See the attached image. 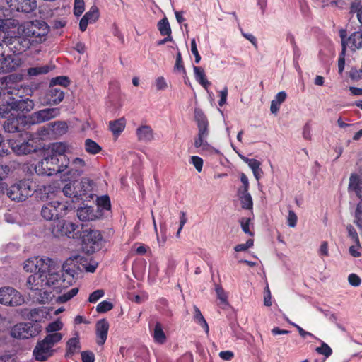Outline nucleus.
Listing matches in <instances>:
<instances>
[{
	"mask_svg": "<svg viewBox=\"0 0 362 362\" xmlns=\"http://www.w3.org/2000/svg\"><path fill=\"white\" fill-rule=\"evenodd\" d=\"M110 200L108 196L99 197L97 199V210H109L110 209Z\"/></svg>",
	"mask_w": 362,
	"mask_h": 362,
	"instance_id": "48",
	"label": "nucleus"
},
{
	"mask_svg": "<svg viewBox=\"0 0 362 362\" xmlns=\"http://www.w3.org/2000/svg\"><path fill=\"white\" fill-rule=\"evenodd\" d=\"M77 228L78 225L76 223L64 219L57 218L52 221L50 227V231L52 234L57 238L67 236L69 238H74L77 235V233H76Z\"/></svg>",
	"mask_w": 362,
	"mask_h": 362,
	"instance_id": "8",
	"label": "nucleus"
},
{
	"mask_svg": "<svg viewBox=\"0 0 362 362\" xmlns=\"http://www.w3.org/2000/svg\"><path fill=\"white\" fill-rule=\"evenodd\" d=\"M49 27L43 21H32L25 22L17 28L14 35L8 34L3 42L15 54H21L31 46L41 44L47 39Z\"/></svg>",
	"mask_w": 362,
	"mask_h": 362,
	"instance_id": "2",
	"label": "nucleus"
},
{
	"mask_svg": "<svg viewBox=\"0 0 362 362\" xmlns=\"http://www.w3.org/2000/svg\"><path fill=\"white\" fill-rule=\"evenodd\" d=\"M76 187L80 199H83V197H92L94 187L93 180L87 177H83L77 183Z\"/></svg>",
	"mask_w": 362,
	"mask_h": 362,
	"instance_id": "20",
	"label": "nucleus"
},
{
	"mask_svg": "<svg viewBox=\"0 0 362 362\" xmlns=\"http://www.w3.org/2000/svg\"><path fill=\"white\" fill-rule=\"evenodd\" d=\"M105 293L103 290L98 289L93 292L88 298V301L92 303H96L100 298L104 296Z\"/></svg>",
	"mask_w": 362,
	"mask_h": 362,
	"instance_id": "56",
	"label": "nucleus"
},
{
	"mask_svg": "<svg viewBox=\"0 0 362 362\" xmlns=\"http://www.w3.org/2000/svg\"><path fill=\"white\" fill-rule=\"evenodd\" d=\"M360 249H361L360 242L358 243V244L354 243V245H351L349 247V253L354 257H358L361 255V253L360 252Z\"/></svg>",
	"mask_w": 362,
	"mask_h": 362,
	"instance_id": "62",
	"label": "nucleus"
},
{
	"mask_svg": "<svg viewBox=\"0 0 362 362\" xmlns=\"http://www.w3.org/2000/svg\"><path fill=\"white\" fill-rule=\"evenodd\" d=\"M97 344L100 346H103L107 338L109 329V323L105 319L100 320L97 322L95 325Z\"/></svg>",
	"mask_w": 362,
	"mask_h": 362,
	"instance_id": "21",
	"label": "nucleus"
},
{
	"mask_svg": "<svg viewBox=\"0 0 362 362\" xmlns=\"http://www.w3.org/2000/svg\"><path fill=\"white\" fill-rule=\"evenodd\" d=\"M362 183L361 185L357 183L356 177H352L350 184H349V190L354 191L358 197L361 199V202L358 204L355 211V224L361 229H362Z\"/></svg>",
	"mask_w": 362,
	"mask_h": 362,
	"instance_id": "16",
	"label": "nucleus"
},
{
	"mask_svg": "<svg viewBox=\"0 0 362 362\" xmlns=\"http://www.w3.org/2000/svg\"><path fill=\"white\" fill-rule=\"evenodd\" d=\"M54 262L46 257H35L30 258L23 263V269L31 273L45 272L54 269Z\"/></svg>",
	"mask_w": 362,
	"mask_h": 362,
	"instance_id": "10",
	"label": "nucleus"
},
{
	"mask_svg": "<svg viewBox=\"0 0 362 362\" xmlns=\"http://www.w3.org/2000/svg\"><path fill=\"white\" fill-rule=\"evenodd\" d=\"M20 121H25L27 122V118L20 116L19 114L14 117H12V118H8V120L6 121L4 124V130L7 132L11 133L20 132V129L18 127Z\"/></svg>",
	"mask_w": 362,
	"mask_h": 362,
	"instance_id": "28",
	"label": "nucleus"
},
{
	"mask_svg": "<svg viewBox=\"0 0 362 362\" xmlns=\"http://www.w3.org/2000/svg\"><path fill=\"white\" fill-rule=\"evenodd\" d=\"M317 340L320 341L321 346L315 349L316 352L325 356V358L329 357L332 354V349L325 342L320 340L319 339Z\"/></svg>",
	"mask_w": 362,
	"mask_h": 362,
	"instance_id": "46",
	"label": "nucleus"
},
{
	"mask_svg": "<svg viewBox=\"0 0 362 362\" xmlns=\"http://www.w3.org/2000/svg\"><path fill=\"white\" fill-rule=\"evenodd\" d=\"M216 292L217 298L223 303H227L228 296L221 286H216Z\"/></svg>",
	"mask_w": 362,
	"mask_h": 362,
	"instance_id": "61",
	"label": "nucleus"
},
{
	"mask_svg": "<svg viewBox=\"0 0 362 362\" xmlns=\"http://www.w3.org/2000/svg\"><path fill=\"white\" fill-rule=\"evenodd\" d=\"M193 70L197 81H198L205 89H207L211 85V83L207 80L203 68L200 66H194Z\"/></svg>",
	"mask_w": 362,
	"mask_h": 362,
	"instance_id": "34",
	"label": "nucleus"
},
{
	"mask_svg": "<svg viewBox=\"0 0 362 362\" xmlns=\"http://www.w3.org/2000/svg\"><path fill=\"white\" fill-rule=\"evenodd\" d=\"M42 331V327L38 323L21 322L13 326L11 335L16 339H29L37 336Z\"/></svg>",
	"mask_w": 362,
	"mask_h": 362,
	"instance_id": "9",
	"label": "nucleus"
},
{
	"mask_svg": "<svg viewBox=\"0 0 362 362\" xmlns=\"http://www.w3.org/2000/svg\"><path fill=\"white\" fill-rule=\"evenodd\" d=\"M189 163H192L196 170L200 173L202 170L203 160L199 156H193L189 160Z\"/></svg>",
	"mask_w": 362,
	"mask_h": 362,
	"instance_id": "54",
	"label": "nucleus"
},
{
	"mask_svg": "<svg viewBox=\"0 0 362 362\" xmlns=\"http://www.w3.org/2000/svg\"><path fill=\"white\" fill-rule=\"evenodd\" d=\"M349 13L351 14L356 13L358 21L362 25V4L359 2L351 3Z\"/></svg>",
	"mask_w": 362,
	"mask_h": 362,
	"instance_id": "47",
	"label": "nucleus"
},
{
	"mask_svg": "<svg viewBox=\"0 0 362 362\" xmlns=\"http://www.w3.org/2000/svg\"><path fill=\"white\" fill-rule=\"evenodd\" d=\"M102 235L99 230H89L83 232L82 241L83 248L87 252H94L98 250L102 241Z\"/></svg>",
	"mask_w": 362,
	"mask_h": 362,
	"instance_id": "15",
	"label": "nucleus"
},
{
	"mask_svg": "<svg viewBox=\"0 0 362 362\" xmlns=\"http://www.w3.org/2000/svg\"><path fill=\"white\" fill-rule=\"evenodd\" d=\"M63 327V322L59 320H57L48 324L46 327V332L47 334L59 333L58 332L62 330Z\"/></svg>",
	"mask_w": 362,
	"mask_h": 362,
	"instance_id": "45",
	"label": "nucleus"
},
{
	"mask_svg": "<svg viewBox=\"0 0 362 362\" xmlns=\"http://www.w3.org/2000/svg\"><path fill=\"white\" fill-rule=\"evenodd\" d=\"M47 161L48 162V168L50 171V175H54L57 173H62L63 171L61 168V163H62V158H58L55 156H52L49 153H46L45 155Z\"/></svg>",
	"mask_w": 362,
	"mask_h": 362,
	"instance_id": "27",
	"label": "nucleus"
},
{
	"mask_svg": "<svg viewBox=\"0 0 362 362\" xmlns=\"http://www.w3.org/2000/svg\"><path fill=\"white\" fill-rule=\"evenodd\" d=\"M84 11L83 0H74V13L76 16H80Z\"/></svg>",
	"mask_w": 362,
	"mask_h": 362,
	"instance_id": "53",
	"label": "nucleus"
},
{
	"mask_svg": "<svg viewBox=\"0 0 362 362\" xmlns=\"http://www.w3.org/2000/svg\"><path fill=\"white\" fill-rule=\"evenodd\" d=\"M240 158L248 165L252 171L259 168L261 165V163L254 158H248L244 156H240Z\"/></svg>",
	"mask_w": 362,
	"mask_h": 362,
	"instance_id": "50",
	"label": "nucleus"
},
{
	"mask_svg": "<svg viewBox=\"0 0 362 362\" xmlns=\"http://www.w3.org/2000/svg\"><path fill=\"white\" fill-rule=\"evenodd\" d=\"M113 308L112 304L110 302L107 300H104L100 302L96 308V310L98 313H105L110 310Z\"/></svg>",
	"mask_w": 362,
	"mask_h": 362,
	"instance_id": "52",
	"label": "nucleus"
},
{
	"mask_svg": "<svg viewBox=\"0 0 362 362\" xmlns=\"http://www.w3.org/2000/svg\"><path fill=\"white\" fill-rule=\"evenodd\" d=\"M149 329L156 343L163 344L166 341V335L160 322H156L153 325H149Z\"/></svg>",
	"mask_w": 362,
	"mask_h": 362,
	"instance_id": "25",
	"label": "nucleus"
},
{
	"mask_svg": "<svg viewBox=\"0 0 362 362\" xmlns=\"http://www.w3.org/2000/svg\"><path fill=\"white\" fill-rule=\"evenodd\" d=\"M11 10L24 13H30L37 8L36 0H6Z\"/></svg>",
	"mask_w": 362,
	"mask_h": 362,
	"instance_id": "17",
	"label": "nucleus"
},
{
	"mask_svg": "<svg viewBox=\"0 0 362 362\" xmlns=\"http://www.w3.org/2000/svg\"><path fill=\"white\" fill-rule=\"evenodd\" d=\"M90 23L95 22L99 17V11L96 6H93L90 10L83 16Z\"/></svg>",
	"mask_w": 362,
	"mask_h": 362,
	"instance_id": "49",
	"label": "nucleus"
},
{
	"mask_svg": "<svg viewBox=\"0 0 362 362\" xmlns=\"http://www.w3.org/2000/svg\"><path fill=\"white\" fill-rule=\"evenodd\" d=\"M194 119L198 127L197 134L208 137L209 134V122L206 115L201 109L195 108Z\"/></svg>",
	"mask_w": 362,
	"mask_h": 362,
	"instance_id": "18",
	"label": "nucleus"
},
{
	"mask_svg": "<svg viewBox=\"0 0 362 362\" xmlns=\"http://www.w3.org/2000/svg\"><path fill=\"white\" fill-rule=\"evenodd\" d=\"M303 137L305 140H310L312 138L311 136V125L310 122H307L305 124L303 128Z\"/></svg>",
	"mask_w": 362,
	"mask_h": 362,
	"instance_id": "63",
	"label": "nucleus"
},
{
	"mask_svg": "<svg viewBox=\"0 0 362 362\" xmlns=\"http://www.w3.org/2000/svg\"><path fill=\"white\" fill-rule=\"evenodd\" d=\"M81 358L83 362H94V354L90 351H82Z\"/></svg>",
	"mask_w": 362,
	"mask_h": 362,
	"instance_id": "64",
	"label": "nucleus"
},
{
	"mask_svg": "<svg viewBox=\"0 0 362 362\" xmlns=\"http://www.w3.org/2000/svg\"><path fill=\"white\" fill-rule=\"evenodd\" d=\"M78 292V288L75 287L68 291L66 293L59 296L57 298V301L60 303H64L69 300H71L73 297H74Z\"/></svg>",
	"mask_w": 362,
	"mask_h": 362,
	"instance_id": "44",
	"label": "nucleus"
},
{
	"mask_svg": "<svg viewBox=\"0 0 362 362\" xmlns=\"http://www.w3.org/2000/svg\"><path fill=\"white\" fill-rule=\"evenodd\" d=\"M84 146L86 152L93 155L100 153L102 150L101 147L90 139H86Z\"/></svg>",
	"mask_w": 362,
	"mask_h": 362,
	"instance_id": "40",
	"label": "nucleus"
},
{
	"mask_svg": "<svg viewBox=\"0 0 362 362\" xmlns=\"http://www.w3.org/2000/svg\"><path fill=\"white\" fill-rule=\"evenodd\" d=\"M125 126L126 119L124 117L109 122L110 129L115 136H118L124 131Z\"/></svg>",
	"mask_w": 362,
	"mask_h": 362,
	"instance_id": "33",
	"label": "nucleus"
},
{
	"mask_svg": "<svg viewBox=\"0 0 362 362\" xmlns=\"http://www.w3.org/2000/svg\"><path fill=\"white\" fill-rule=\"evenodd\" d=\"M18 66V62L12 55L0 58V74H6L16 69Z\"/></svg>",
	"mask_w": 362,
	"mask_h": 362,
	"instance_id": "26",
	"label": "nucleus"
},
{
	"mask_svg": "<svg viewBox=\"0 0 362 362\" xmlns=\"http://www.w3.org/2000/svg\"><path fill=\"white\" fill-rule=\"evenodd\" d=\"M69 84V80L66 76H58L53 78L50 81L51 86H55L56 85H60L64 87H66Z\"/></svg>",
	"mask_w": 362,
	"mask_h": 362,
	"instance_id": "51",
	"label": "nucleus"
},
{
	"mask_svg": "<svg viewBox=\"0 0 362 362\" xmlns=\"http://www.w3.org/2000/svg\"><path fill=\"white\" fill-rule=\"evenodd\" d=\"M206 136L197 134L194 139V147L199 149V152L211 153L214 151V148L207 142Z\"/></svg>",
	"mask_w": 362,
	"mask_h": 362,
	"instance_id": "32",
	"label": "nucleus"
},
{
	"mask_svg": "<svg viewBox=\"0 0 362 362\" xmlns=\"http://www.w3.org/2000/svg\"><path fill=\"white\" fill-rule=\"evenodd\" d=\"M68 206L59 201H52L45 204L41 209L42 216L48 221L56 220L66 214Z\"/></svg>",
	"mask_w": 362,
	"mask_h": 362,
	"instance_id": "11",
	"label": "nucleus"
},
{
	"mask_svg": "<svg viewBox=\"0 0 362 362\" xmlns=\"http://www.w3.org/2000/svg\"><path fill=\"white\" fill-rule=\"evenodd\" d=\"M11 172V166L8 165H0V181L7 178Z\"/></svg>",
	"mask_w": 362,
	"mask_h": 362,
	"instance_id": "58",
	"label": "nucleus"
},
{
	"mask_svg": "<svg viewBox=\"0 0 362 362\" xmlns=\"http://www.w3.org/2000/svg\"><path fill=\"white\" fill-rule=\"evenodd\" d=\"M48 315L49 310L46 308H37L32 309L29 312L28 318L37 323L47 318Z\"/></svg>",
	"mask_w": 362,
	"mask_h": 362,
	"instance_id": "30",
	"label": "nucleus"
},
{
	"mask_svg": "<svg viewBox=\"0 0 362 362\" xmlns=\"http://www.w3.org/2000/svg\"><path fill=\"white\" fill-rule=\"evenodd\" d=\"M63 339L62 333L47 334L45 338L39 341L33 349L34 358L40 362L47 361L54 354V346Z\"/></svg>",
	"mask_w": 362,
	"mask_h": 362,
	"instance_id": "3",
	"label": "nucleus"
},
{
	"mask_svg": "<svg viewBox=\"0 0 362 362\" xmlns=\"http://www.w3.org/2000/svg\"><path fill=\"white\" fill-rule=\"evenodd\" d=\"M12 94L18 95L21 99L10 98L14 112L16 115L18 112H28L31 111L34 107V103L32 100L26 98H23V96L32 95L33 89L27 85H16V87L13 88L11 92Z\"/></svg>",
	"mask_w": 362,
	"mask_h": 362,
	"instance_id": "4",
	"label": "nucleus"
},
{
	"mask_svg": "<svg viewBox=\"0 0 362 362\" xmlns=\"http://www.w3.org/2000/svg\"><path fill=\"white\" fill-rule=\"evenodd\" d=\"M20 139H9L8 145L13 151L17 155H26L37 151L38 146L33 138V135L29 132L21 134Z\"/></svg>",
	"mask_w": 362,
	"mask_h": 362,
	"instance_id": "6",
	"label": "nucleus"
},
{
	"mask_svg": "<svg viewBox=\"0 0 362 362\" xmlns=\"http://www.w3.org/2000/svg\"><path fill=\"white\" fill-rule=\"evenodd\" d=\"M100 213L92 206H83L77 210V216L82 221H93L99 218Z\"/></svg>",
	"mask_w": 362,
	"mask_h": 362,
	"instance_id": "22",
	"label": "nucleus"
},
{
	"mask_svg": "<svg viewBox=\"0 0 362 362\" xmlns=\"http://www.w3.org/2000/svg\"><path fill=\"white\" fill-rule=\"evenodd\" d=\"M347 33L344 29L339 31V36L341 40L342 51L341 54L345 55L346 48L349 47L351 50L360 49L362 48V31L354 32L349 37H346Z\"/></svg>",
	"mask_w": 362,
	"mask_h": 362,
	"instance_id": "12",
	"label": "nucleus"
},
{
	"mask_svg": "<svg viewBox=\"0 0 362 362\" xmlns=\"http://www.w3.org/2000/svg\"><path fill=\"white\" fill-rule=\"evenodd\" d=\"M60 110L57 107L45 108L32 113L28 118L27 122L35 124L49 121L58 117Z\"/></svg>",
	"mask_w": 362,
	"mask_h": 362,
	"instance_id": "14",
	"label": "nucleus"
},
{
	"mask_svg": "<svg viewBox=\"0 0 362 362\" xmlns=\"http://www.w3.org/2000/svg\"><path fill=\"white\" fill-rule=\"evenodd\" d=\"M138 141L141 142H151L154 139V132L151 126L142 124L136 129Z\"/></svg>",
	"mask_w": 362,
	"mask_h": 362,
	"instance_id": "23",
	"label": "nucleus"
},
{
	"mask_svg": "<svg viewBox=\"0 0 362 362\" xmlns=\"http://www.w3.org/2000/svg\"><path fill=\"white\" fill-rule=\"evenodd\" d=\"M24 303V298L12 287L0 288V303L5 305L18 306Z\"/></svg>",
	"mask_w": 362,
	"mask_h": 362,
	"instance_id": "13",
	"label": "nucleus"
},
{
	"mask_svg": "<svg viewBox=\"0 0 362 362\" xmlns=\"http://www.w3.org/2000/svg\"><path fill=\"white\" fill-rule=\"evenodd\" d=\"M346 228L348 230L349 237L351 239L354 243L358 244V243H359V238L355 228L351 225H349Z\"/></svg>",
	"mask_w": 362,
	"mask_h": 362,
	"instance_id": "57",
	"label": "nucleus"
},
{
	"mask_svg": "<svg viewBox=\"0 0 362 362\" xmlns=\"http://www.w3.org/2000/svg\"><path fill=\"white\" fill-rule=\"evenodd\" d=\"M242 230L246 234L253 235V233L250 230V218H242L240 221Z\"/></svg>",
	"mask_w": 362,
	"mask_h": 362,
	"instance_id": "55",
	"label": "nucleus"
},
{
	"mask_svg": "<svg viewBox=\"0 0 362 362\" xmlns=\"http://www.w3.org/2000/svg\"><path fill=\"white\" fill-rule=\"evenodd\" d=\"M81 349L79 337L76 334V337L69 339L66 344V358H71L72 356L79 351Z\"/></svg>",
	"mask_w": 362,
	"mask_h": 362,
	"instance_id": "29",
	"label": "nucleus"
},
{
	"mask_svg": "<svg viewBox=\"0 0 362 362\" xmlns=\"http://www.w3.org/2000/svg\"><path fill=\"white\" fill-rule=\"evenodd\" d=\"M51 131L55 134H64L68 129L67 124L65 122L57 121L49 124Z\"/></svg>",
	"mask_w": 362,
	"mask_h": 362,
	"instance_id": "37",
	"label": "nucleus"
},
{
	"mask_svg": "<svg viewBox=\"0 0 362 362\" xmlns=\"http://www.w3.org/2000/svg\"><path fill=\"white\" fill-rule=\"evenodd\" d=\"M83 258L81 257L80 256L78 257H76L74 258V259H67L66 261H72L71 265H70V267L71 269H73L74 271L75 270V264H74V262H80L83 268L88 272H94L98 267V263L95 262V261H92L90 262H88L86 260H84L83 261ZM76 274V272H75V275Z\"/></svg>",
	"mask_w": 362,
	"mask_h": 362,
	"instance_id": "31",
	"label": "nucleus"
},
{
	"mask_svg": "<svg viewBox=\"0 0 362 362\" xmlns=\"http://www.w3.org/2000/svg\"><path fill=\"white\" fill-rule=\"evenodd\" d=\"M238 196L240 200L242 208L245 209H252L253 202L248 191L238 190Z\"/></svg>",
	"mask_w": 362,
	"mask_h": 362,
	"instance_id": "35",
	"label": "nucleus"
},
{
	"mask_svg": "<svg viewBox=\"0 0 362 362\" xmlns=\"http://www.w3.org/2000/svg\"><path fill=\"white\" fill-rule=\"evenodd\" d=\"M72 261H66L60 272L49 270L45 272H35L29 276L27 287L38 295L37 300L45 303L51 298V290L62 292V289L71 285L74 280L75 271L70 267Z\"/></svg>",
	"mask_w": 362,
	"mask_h": 362,
	"instance_id": "1",
	"label": "nucleus"
},
{
	"mask_svg": "<svg viewBox=\"0 0 362 362\" xmlns=\"http://www.w3.org/2000/svg\"><path fill=\"white\" fill-rule=\"evenodd\" d=\"M50 70V67L47 65L31 67L28 69V74L30 76H36L38 75L47 74Z\"/></svg>",
	"mask_w": 362,
	"mask_h": 362,
	"instance_id": "42",
	"label": "nucleus"
},
{
	"mask_svg": "<svg viewBox=\"0 0 362 362\" xmlns=\"http://www.w3.org/2000/svg\"><path fill=\"white\" fill-rule=\"evenodd\" d=\"M35 183L30 180H22L6 189L7 196L13 201L23 202L35 191Z\"/></svg>",
	"mask_w": 362,
	"mask_h": 362,
	"instance_id": "5",
	"label": "nucleus"
},
{
	"mask_svg": "<svg viewBox=\"0 0 362 362\" xmlns=\"http://www.w3.org/2000/svg\"><path fill=\"white\" fill-rule=\"evenodd\" d=\"M48 162L46 160L45 156L44 158L37 163L35 167L36 173L39 175H48L50 176V171L48 168Z\"/></svg>",
	"mask_w": 362,
	"mask_h": 362,
	"instance_id": "39",
	"label": "nucleus"
},
{
	"mask_svg": "<svg viewBox=\"0 0 362 362\" xmlns=\"http://www.w3.org/2000/svg\"><path fill=\"white\" fill-rule=\"evenodd\" d=\"M252 245H253V240L249 239L245 243L237 245L235 247L234 250L236 252L246 251L247 249L250 248Z\"/></svg>",
	"mask_w": 362,
	"mask_h": 362,
	"instance_id": "60",
	"label": "nucleus"
},
{
	"mask_svg": "<svg viewBox=\"0 0 362 362\" xmlns=\"http://www.w3.org/2000/svg\"><path fill=\"white\" fill-rule=\"evenodd\" d=\"M158 29L162 35L169 36L171 35L170 25L166 18H163L158 23Z\"/></svg>",
	"mask_w": 362,
	"mask_h": 362,
	"instance_id": "43",
	"label": "nucleus"
},
{
	"mask_svg": "<svg viewBox=\"0 0 362 362\" xmlns=\"http://www.w3.org/2000/svg\"><path fill=\"white\" fill-rule=\"evenodd\" d=\"M62 158L61 168L63 169L62 173L64 176V180L75 179L84 173L86 164L83 159L75 158L70 160L68 157H62Z\"/></svg>",
	"mask_w": 362,
	"mask_h": 362,
	"instance_id": "7",
	"label": "nucleus"
},
{
	"mask_svg": "<svg viewBox=\"0 0 362 362\" xmlns=\"http://www.w3.org/2000/svg\"><path fill=\"white\" fill-rule=\"evenodd\" d=\"M194 322L199 325L205 331L206 334L209 333V328L208 324L202 315L200 310L196 305H194Z\"/></svg>",
	"mask_w": 362,
	"mask_h": 362,
	"instance_id": "38",
	"label": "nucleus"
},
{
	"mask_svg": "<svg viewBox=\"0 0 362 362\" xmlns=\"http://www.w3.org/2000/svg\"><path fill=\"white\" fill-rule=\"evenodd\" d=\"M46 97L47 105H58L63 100L64 93L61 88L50 86Z\"/></svg>",
	"mask_w": 362,
	"mask_h": 362,
	"instance_id": "24",
	"label": "nucleus"
},
{
	"mask_svg": "<svg viewBox=\"0 0 362 362\" xmlns=\"http://www.w3.org/2000/svg\"><path fill=\"white\" fill-rule=\"evenodd\" d=\"M297 221H298V217H297L296 213L293 211H292V210H289L288 211V216H287L288 225L290 227L293 228V227H295L296 226Z\"/></svg>",
	"mask_w": 362,
	"mask_h": 362,
	"instance_id": "59",
	"label": "nucleus"
},
{
	"mask_svg": "<svg viewBox=\"0 0 362 362\" xmlns=\"http://www.w3.org/2000/svg\"><path fill=\"white\" fill-rule=\"evenodd\" d=\"M17 115L14 112L11 100L9 99L6 103L0 105V118H10Z\"/></svg>",
	"mask_w": 362,
	"mask_h": 362,
	"instance_id": "36",
	"label": "nucleus"
},
{
	"mask_svg": "<svg viewBox=\"0 0 362 362\" xmlns=\"http://www.w3.org/2000/svg\"><path fill=\"white\" fill-rule=\"evenodd\" d=\"M72 149L71 145L66 143L55 142L49 146V151L47 153L62 159V157H67L65 153H71Z\"/></svg>",
	"mask_w": 362,
	"mask_h": 362,
	"instance_id": "19",
	"label": "nucleus"
},
{
	"mask_svg": "<svg viewBox=\"0 0 362 362\" xmlns=\"http://www.w3.org/2000/svg\"><path fill=\"white\" fill-rule=\"evenodd\" d=\"M63 194L67 197L79 198L77 191L76 185L68 183L64 185L62 189Z\"/></svg>",
	"mask_w": 362,
	"mask_h": 362,
	"instance_id": "41",
	"label": "nucleus"
}]
</instances>
